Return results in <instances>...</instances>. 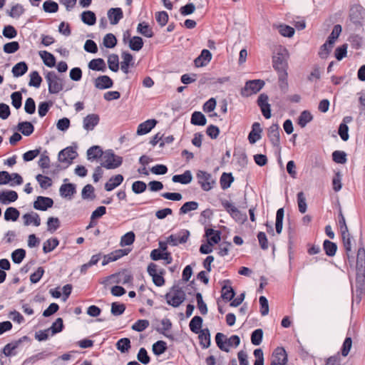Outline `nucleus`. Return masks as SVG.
I'll list each match as a JSON object with an SVG mask.
<instances>
[{
    "mask_svg": "<svg viewBox=\"0 0 365 365\" xmlns=\"http://www.w3.org/2000/svg\"><path fill=\"white\" fill-rule=\"evenodd\" d=\"M109 279H113V282L116 284H127L132 283L133 279L131 272L128 269H123L118 272L114 273L108 277Z\"/></svg>",
    "mask_w": 365,
    "mask_h": 365,
    "instance_id": "obj_8",
    "label": "nucleus"
},
{
    "mask_svg": "<svg viewBox=\"0 0 365 365\" xmlns=\"http://www.w3.org/2000/svg\"><path fill=\"white\" fill-rule=\"evenodd\" d=\"M199 207V204L195 201H189L184 203L179 210L180 215H185L190 211L196 210Z\"/></svg>",
    "mask_w": 365,
    "mask_h": 365,
    "instance_id": "obj_45",
    "label": "nucleus"
},
{
    "mask_svg": "<svg viewBox=\"0 0 365 365\" xmlns=\"http://www.w3.org/2000/svg\"><path fill=\"white\" fill-rule=\"evenodd\" d=\"M203 319L200 316H195L190 322L189 327L190 330L195 333L198 334L202 330Z\"/></svg>",
    "mask_w": 365,
    "mask_h": 365,
    "instance_id": "obj_31",
    "label": "nucleus"
},
{
    "mask_svg": "<svg viewBox=\"0 0 365 365\" xmlns=\"http://www.w3.org/2000/svg\"><path fill=\"white\" fill-rule=\"evenodd\" d=\"M323 249L327 255L329 257H333L336 255L337 245L336 243L331 242L329 240H325L323 243Z\"/></svg>",
    "mask_w": 365,
    "mask_h": 365,
    "instance_id": "obj_37",
    "label": "nucleus"
},
{
    "mask_svg": "<svg viewBox=\"0 0 365 365\" xmlns=\"http://www.w3.org/2000/svg\"><path fill=\"white\" fill-rule=\"evenodd\" d=\"M207 123V119L201 112L195 111L191 116V123L195 125H205Z\"/></svg>",
    "mask_w": 365,
    "mask_h": 365,
    "instance_id": "obj_42",
    "label": "nucleus"
},
{
    "mask_svg": "<svg viewBox=\"0 0 365 365\" xmlns=\"http://www.w3.org/2000/svg\"><path fill=\"white\" fill-rule=\"evenodd\" d=\"M22 220L24 221V226H29L33 225L36 227H38L41 225V218L38 213L31 212L23 215Z\"/></svg>",
    "mask_w": 365,
    "mask_h": 365,
    "instance_id": "obj_17",
    "label": "nucleus"
},
{
    "mask_svg": "<svg viewBox=\"0 0 365 365\" xmlns=\"http://www.w3.org/2000/svg\"><path fill=\"white\" fill-rule=\"evenodd\" d=\"M27 71V64L24 61H21L14 66L11 71L14 77H19L24 75Z\"/></svg>",
    "mask_w": 365,
    "mask_h": 365,
    "instance_id": "obj_32",
    "label": "nucleus"
},
{
    "mask_svg": "<svg viewBox=\"0 0 365 365\" xmlns=\"http://www.w3.org/2000/svg\"><path fill=\"white\" fill-rule=\"evenodd\" d=\"M43 9L47 13H56L58 10V5L53 1L48 0L43 2Z\"/></svg>",
    "mask_w": 365,
    "mask_h": 365,
    "instance_id": "obj_59",
    "label": "nucleus"
},
{
    "mask_svg": "<svg viewBox=\"0 0 365 365\" xmlns=\"http://www.w3.org/2000/svg\"><path fill=\"white\" fill-rule=\"evenodd\" d=\"M60 194L63 197H69L76 192V186L72 183L63 184L59 189Z\"/></svg>",
    "mask_w": 365,
    "mask_h": 365,
    "instance_id": "obj_28",
    "label": "nucleus"
},
{
    "mask_svg": "<svg viewBox=\"0 0 365 365\" xmlns=\"http://www.w3.org/2000/svg\"><path fill=\"white\" fill-rule=\"evenodd\" d=\"M24 11L22 5L16 4L12 6L10 11H8V14L12 18L18 19L24 13Z\"/></svg>",
    "mask_w": 365,
    "mask_h": 365,
    "instance_id": "obj_58",
    "label": "nucleus"
},
{
    "mask_svg": "<svg viewBox=\"0 0 365 365\" xmlns=\"http://www.w3.org/2000/svg\"><path fill=\"white\" fill-rule=\"evenodd\" d=\"M225 284L222 288V298L227 301H231L235 295V292L230 285V281L229 279L225 281Z\"/></svg>",
    "mask_w": 365,
    "mask_h": 365,
    "instance_id": "obj_23",
    "label": "nucleus"
},
{
    "mask_svg": "<svg viewBox=\"0 0 365 365\" xmlns=\"http://www.w3.org/2000/svg\"><path fill=\"white\" fill-rule=\"evenodd\" d=\"M137 31L147 38H151L154 35L152 28L146 22L138 24Z\"/></svg>",
    "mask_w": 365,
    "mask_h": 365,
    "instance_id": "obj_34",
    "label": "nucleus"
},
{
    "mask_svg": "<svg viewBox=\"0 0 365 365\" xmlns=\"http://www.w3.org/2000/svg\"><path fill=\"white\" fill-rule=\"evenodd\" d=\"M289 52L286 48H280L272 58L273 67L277 73H287Z\"/></svg>",
    "mask_w": 365,
    "mask_h": 365,
    "instance_id": "obj_1",
    "label": "nucleus"
},
{
    "mask_svg": "<svg viewBox=\"0 0 365 365\" xmlns=\"http://www.w3.org/2000/svg\"><path fill=\"white\" fill-rule=\"evenodd\" d=\"M362 9L359 6H356L351 8L350 11V20L354 24H359L360 23L361 19H362Z\"/></svg>",
    "mask_w": 365,
    "mask_h": 365,
    "instance_id": "obj_44",
    "label": "nucleus"
},
{
    "mask_svg": "<svg viewBox=\"0 0 365 365\" xmlns=\"http://www.w3.org/2000/svg\"><path fill=\"white\" fill-rule=\"evenodd\" d=\"M20 215L19 211L13 207H8L4 212V220L6 221H16Z\"/></svg>",
    "mask_w": 365,
    "mask_h": 365,
    "instance_id": "obj_39",
    "label": "nucleus"
},
{
    "mask_svg": "<svg viewBox=\"0 0 365 365\" xmlns=\"http://www.w3.org/2000/svg\"><path fill=\"white\" fill-rule=\"evenodd\" d=\"M365 292V274L356 275V293L361 295Z\"/></svg>",
    "mask_w": 365,
    "mask_h": 365,
    "instance_id": "obj_35",
    "label": "nucleus"
},
{
    "mask_svg": "<svg viewBox=\"0 0 365 365\" xmlns=\"http://www.w3.org/2000/svg\"><path fill=\"white\" fill-rule=\"evenodd\" d=\"M29 340V338L27 336H24L16 341L7 344L6 345L4 346L3 349V354L6 356L15 355V353H14L13 351L17 349L22 342Z\"/></svg>",
    "mask_w": 365,
    "mask_h": 365,
    "instance_id": "obj_14",
    "label": "nucleus"
},
{
    "mask_svg": "<svg viewBox=\"0 0 365 365\" xmlns=\"http://www.w3.org/2000/svg\"><path fill=\"white\" fill-rule=\"evenodd\" d=\"M59 245V240L56 237L46 240L43 245V252L46 254L52 252Z\"/></svg>",
    "mask_w": 365,
    "mask_h": 365,
    "instance_id": "obj_40",
    "label": "nucleus"
},
{
    "mask_svg": "<svg viewBox=\"0 0 365 365\" xmlns=\"http://www.w3.org/2000/svg\"><path fill=\"white\" fill-rule=\"evenodd\" d=\"M185 293L182 288L173 287L171 291L165 295L167 303L173 307H179L185 300Z\"/></svg>",
    "mask_w": 365,
    "mask_h": 365,
    "instance_id": "obj_3",
    "label": "nucleus"
},
{
    "mask_svg": "<svg viewBox=\"0 0 365 365\" xmlns=\"http://www.w3.org/2000/svg\"><path fill=\"white\" fill-rule=\"evenodd\" d=\"M89 69L97 71L105 72L106 70V65L103 58H98L92 59L88 65Z\"/></svg>",
    "mask_w": 365,
    "mask_h": 365,
    "instance_id": "obj_26",
    "label": "nucleus"
},
{
    "mask_svg": "<svg viewBox=\"0 0 365 365\" xmlns=\"http://www.w3.org/2000/svg\"><path fill=\"white\" fill-rule=\"evenodd\" d=\"M135 234L132 231L125 233L121 237L120 242V246L123 247L132 245L135 241Z\"/></svg>",
    "mask_w": 365,
    "mask_h": 365,
    "instance_id": "obj_57",
    "label": "nucleus"
},
{
    "mask_svg": "<svg viewBox=\"0 0 365 365\" xmlns=\"http://www.w3.org/2000/svg\"><path fill=\"white\" fill-rule=\"evenodd\" d=\"M36 179L42 189L46 190L52 185V180L49 177L38 174Z\"/></svg>",
    "mask_w": 365,
    "mask_h": 365,
    "instance_id": "obj_55",
    "label": "nucleus"
},
{
    "mask_svg": "<svg viewBox=\"0 0 365 365\" xmlns=\"http://www.w3.org/2000/svg\"><path fill=\"white\" fill-rule=\"evenodd\" d=\"M123 176L120 174L112 176L105 184V190L106 191L113 190L123 182Z\"/></svg>",
    "mask_w": 365,
    "mask_h": 365,
    "instance_id": "obj_25",
    "label": "nucleus"
},
{
    "mask_svg": "<svg viewBox=\"0 0 365 365\" xmlns=\"http://www.w3.org/2000/svg\"><path fill=\"white\" fill-rule=\"evenodd\" d=\"M122 58L120 69L123 73H128L129 72L128 67L133 59V56L128 52H123Z\"/></svg>",
    "mask_w": 365,
    "mask_h": 365,
    "instance_id": "obj_43",
    "label": "nucleus"
},
{
    "mask_svg": "<svg viewBox=\"0 0 365 365\" xmlns=\"http://www.w3.org/2000/svg\"><path fill=\"white\" fill-rule=\"evenodd\" d=\"M76 151L72 147H67L59 152L58 160L68 165L72 163L73 160L76 158Z\"/></svg>",
    "mask_w": 365,
    "mask_h": 365,
    "instance_id": "obj_11",
    "label": "nucleus"
},
{
    "mask_svg": "<svg viewBox=\"0 0 365 365\" xmlns=\"http://www.w3.org/2000/svg\"><path fill=\"white\" fill-rule=\"evenodd\" d=\"M123 163V158L115 155L112 150H107L103 155L101 166L108 169H115L120 167Z\"/></svg>",
    "mask_w": 365,
    "mask_h": 365,
    "instance_id": "obj_4",
    "label": "nucleus"
},
{
    "mask_svg": "<svg viewBox=\"0 0 365 365\" xmlns=\"http://www.w3.org/2000/svg\"><path fill=\"white\" fill-rule=\"evenodd\" d=\"M264 86V81L260 79L250 80L245 83L244 88L241 89L240 94L244 97H248L258 93Z\"/></svg>",
    "mask_w": 365,
    "mask_h": 365,
    "instance_id": "obj_6",
    "label": "nucleus"
},
{
    "mask_svg": "<svg viewBox=\"0 0 365 365\" xmlns=\"http://www.w3.org/2000/svg\"><path fill=\"white\" fill-rule=\"evenodd\" d=\"M234 181V177L231 173H223L220 177V183L222 190H227L230 186L232 182Z\"/></svg>",
    "mask_w": 365,
    "mask_h": 365,
    "instance_id": "obj_36",
    "label": "nucleus"
},
{
    "mask_svg": "<svg viewBox=\"0 0 365 365\" xmlns=\"http://www.w3.org/2000/svg\"><path fill=\"white\" fill-rule=\"evenodd\" d=\"M53 205V200L48 197L38 196L34 202V207L36 210L45 211L51 207Z\"/></svg>",
    "mask_w": 365,
    "mask_h": 365,
    "instance_id": "obj_12",
    "label": "nucleus"
},
{
    "mask_svg": "<svg viewBox=\"0 0 365 365\" xmlns=\"http://www.w3.org/2000/svg\"><path fill=\"white\" fill-rule=\"evenodd\" d=\"M168 349L165 341L160 340L153 344L152 350L155 355L160 356L165 353Z\"/></svg>",
    "mask_w": 365,
    "mask_h": 365,
    "instance_id": "obj_47",
    "label": "nucleus"
},
{
    "mask_svg": "<svg viewBox=\"0 0 365 365\" xmlns=\"http://www.w3.org/2000/svg\"><path fill=\"white\" fill-rule=\"evenodd\" d=\"M41 82L42 78L36 71H34L30 73V81L29 83L30 86L38 88L40 87Z\"/></svg>",
    "mask_w": 365,
    "mask_h": 365,
    "instance_id": "obj_60",
    "label": "nucleus"
},
{
    "mask_svg": "<svg viewBox=\"0 0 365 365\" xmlns=\"http://www.w3.org/2000/svg\"><path fill=\"white\" fill-rule=\"evenodd\" d=\"M192 180V175L190 170H185L181 175H175L173 176L172 180L174 182H180L183 185L190 183Z\"/></svg>",
    "mask_w": 365,
    "mask_h": 365,
    "instance_id": "obj_27",
    "label": "nucleus"
},
{
    "mask_svg": "<svg viewBox=\"0 0 365 365\" xmlns=\"http://www.w3.org/2000/svg\"><path fill=\"white\" fill-rule=\"evenodd\" d=\"M155 119H149L140 123L137 130V134L142 135L148 133L157 124Z\"/></svg>",
    "mask_w": 365,
    "mask_h": 365,
    "instance_id": "obj_21",
    "label": "nucleus"
},
{
    "mask_svg": "<svg viewBox=\"0 0 365 365\" xmlns=\"http://www.w3.org/2000/svg\"><path fill=\"white\" fill-rule=\"evenodd\" d=\"M222 205L225 210L237 223L244 224L247 221V214L239 210L232 202L228 200H224L222 202Z\"/></svg>",
    "mask_w": 365,
    "mask_h": 365,
    "instance_id": "obj_5",
    "label": "nucleus"
},
{
    "mask_svg": "<svg viewBox=\"0 0 365 365\" xmlns=\"http://www.w3.org/2000/svg\"><path fill=\"white\" fill-rule=\"evenodd\" d=\"M26 256V251L19 248L14 250L11 254V259L15 264H20Z\"/></svg>",
    "mask_w": 365,
    "mask_h": 365,
    "instance_id": "obj_56",
    "label": "nucleus"
},
{
    "mask_svg": "<svg viewBox=\"0 0 365 365\" xmlns=\"http://www.w3.org/2000/svg\"><path fill=\"white\" fill-rule=\"evenodd\" d=\"M82 21L88 26H93L96 22V16L91 11H85L81 14Z\"/></svg>",
    "mask_w": 365,
    "mask_h": 365,
    "instance_id": "obj_41",
    "label": "nucleus"
},
{
    "mask_svg": "<svg viewBox=\"0 0 365 365\" xmlns=\"http://www.w3.org/2000/svg\"><path fill=\"white\" fill-rule=\"evenodd\" d=\"M312 115L308 110H304L301 113L298 118V124L302 127L304 128L308 123L312 120Z\"/></svg>",
    "mask_w": 365,
    "mask_h": 365,
    "instance_id": "obj_52",
    "label": "nucleus"
},
{
    "mask_svg": "<svg viewBox=\"0 0 365 365\" xmlns=\"http://www.w3.org/2000/svg\"><path fill=\"white\" fill-rule=\"evenodd\" d=\"M60 227V220L58 217H51L47 221V230L53 233Z\"/></svg>",
    "mask_w": 365,
    "mask_h": 365,
    "instance_id": "obj_61",
    "label": "nucleus"
},
{
    "mask_svg": "<svg viewBox=\"0 0 365 365\" xmlns=\"http://www.w3.org/2000/svg\"><path fill=\"white\" fill-rule=\"evenodd\" d=\"M101 148L98 145H93L87 150V156L89 160H92L103 155Z\"/></svg>",
    "mask_w": 365,
    "mask_h": 365,
    "instance_id": "obj_38",
    "label": "nucleus"
},
{
    "mask_svg": "<svg viewBox=\"0 0 365 365\" xmlns=\"http://www.w3.org/2000/svg\"><path fill=\"white\" fill-rule=\"evenodd\" d=\"M200 344L202 349H207L210 346V332L208 328L202 329L199 333Z\"/></svg>",
    "mask_w": 365,
    "mask_h": 365,
    "instance_id": "obj_24",
    "label": "nucleus"
},
{
    "mask_svg": "<svg viewBox=\"0 0 365 365\" xmlns=\"http://www.w3.org/2000/svg\"><path fill=\"white\" fill-rule=\"evenodd\" d=\"M45 78L48 83L49 93L56 94L63 89V79L59 77L55 71H48Z\"/></svg>",
    "mask_w": 365,
    "mask_h": 365,
    "instance_id": "obj_2",
    "label": "nucleus"
},
{
    "mask_svg": "<svg viewBox=\"0 0 365 365\" xmlns=\"http://www.w3.org/2000/svg\"><path fill=\"white\" fill-rule=\"evenodd\" d=\"M211 59L212 53L210 51L207 49H203L201 51L200 55L195 59L194 63L195 66L197 68L203 67L207 66Z\"/></svg>",
    "mask_w": 365,
    "mask_h": 365,
    "instance_id": "obj_18",
    "label": "nucleus"
},
{
    "mask_svg": "<svg viewBox=\"0 0 365 365\" xmlns=\"http://www.w3.org/2000/svg\"><path fill=\"white\" fill-rule=\"evenodd\" d=\"M99 121L100 117L98 114H88L83 120V127L87 131L93 130Z\"/></svg>",
    "mask_w": 365,
    "mask_h": 365,
    "instance_id": "obj_13",
    "label": "nucleus"
},
{
    "mask_svg": "<svg viewBox=\"0 0 365 365\" xmlns=\"http://www.w3.org/2000/svg\"><path fill=\"white\" fill-rule=\"evenodd\" d=\"M268 138L274 147L278 148L279 150L281 149L279 127L278 124L273 123L268 128Z\"/></svg>",
    "mask_w": 365,
    "mask_h": 365,
    "instance_id": "obj_10",
    "label": "nucleus"
},
{
    "mask_svg": "<svg viewBox=\"0 0 365 365\" xmlns=\"http://www.w3.org/2000/svg\"><path fill=\"white\" fill-rule=\"evenodd\" d=\"M94 86L99 90L112 88L113 80L108 76H100L94 79Z\"/></svg>",
    "mask_w": 365,
    "mask_h": 365,
    "instance_id": "obj_16",
    "label": "nucleus"
},
{
    "mask_svg": "<svg viewBox=\"0 0 365 365\" xmlns=\"http://www.w3.org/2000/svg\"><path fill=\"white\" fill-rule=\"evenodd\" d=\"M18 199V194L14 190L0 191V203L8 205L10 202H15Z\"/></svg>",
    "mask_w": 365,
    "mask_h": 365,
    "instance_id": "obj_20",
    "label": "nucleus"
},
{
    "mask_svg": "<svg viewBox=\"0 0 365 365\" xmlns=\"http://www.w3.org/2000/svg\"><path fill=\"white\" fill-rule=\"evenodd\" d=\"M220 232L208 228L205 230V236L208 237L207 242L213 244H217L220 241Z\"/></svg>",
    "mask_w": 365,
    "mask_h": 365,
    "instance_id": "obj_33",
    "label": "nucleus"
},
{
    "mask_svg": "<svg viewBox=\"0 0 365 365\" xmlns=\"http://www.w3.org/2000/svg\"><path fill=\"white\" fill-rule=\"evenodd\" d=\"M39 56H41V58H42V60L43 61V63L46 66L50 67V68L55 66L56 58H55V56L52 53H51L46 51H39Z\"/></svg>",
    "mask_w": 365,
    "mask_h": 365,
    "instance_id": "obj_29",
    "label": "nucleus"
},
{
    "mask_svg": "<svg viewBox=\"0 0 365 365\" xmlns=\"http://www.w3.org/2000/svg\"><path fill=\"white\" fill-rule=\"evenodd\" d=\"M17 128L18 130L25 136H29L34 130L33 124L28 121L19 123Z\"/></svg>",
    "mask_w": 365,
    "mask_h": 365,
    "instance_id": "obj_30",
    "label": "nucleus"
},
{
    "mask_svg": "<svg viewBox=\"0 0 365 365\" xmlns=\"http://www.w3.org/2000/svg\"><path fill=\"white\" fill-rule=\"evenodd\" d=\"M123 16V11L120 8H111L108 11V17L112 25L117 24Z\"/></svg>",
    "mask_w": 365,
    "mask_h": 365,
    "instance_id": "obj_22",
    "label": "nucleus"
},
{
    "mask_svg": "<svg viewBox=\"0 0 365 365\" xmlns=\"http://www.w3.org/2000/svg\"><path fill=\"white\" fill-rule=\"evenodd\" d=\"M263 338V331L262 329H255L251 334L252 344L258 346L262 343Z\"/></svg>",
    "mask_w": 365,
    "mask_h": 365,
    "instance_id": "obj_63",
    "label": "nucleus"
},
{
    "mask_svg": "<svg viewBox=\"0 0 365 365\" xmlns=\"http://www.w3.org/2000/svg\"><path fill=\"white\" fill-rule=\"evenodd\" d=\"M157 264L155 263H150L148 266L147 271L148 274L152 277L153 283L157 287H161L165 284V279L163 274V271L160 272V274H158Z\"/></svg>",
    "mask_w": 365,
    "mask_h": 365,
    "instance_id": "obj_9",
    "label": "nucleus"
},
{
    "mask_svg": "<svg viewBox=\"0 0 365 365\" xmlns=\"http://www.w3.org/2000/svg\"><path fill=\"white\" fill-rule=\"evenodd\" d=\"M284 210V208H279L276 213L275 229L277 234H280L283 227Z\"/></svg>",
    "mask_w": 365,
    "mask_h": 365,
    "instance_id": "obj_48",
    "label": "nucleus"
},
{
    "mask_svg": "<svg viewBox=\"0 0 365 365\" xmlns=\"http://www.w3.org/2000/svg\"><path fill=\"white\" fill-rule=\"evenodd\" d=\"M196 177L197 178L198 183L204 191L210 190L215 184V181L212 179L211 174L207 172L198 170L196 174Z\"/></svg>",
    "mask_w": 365,
    "mask_h": 365,
    "instance_id": "obj_7",
    "label": "nucleus"
},
{
    "mask_svg": "<svg viewBox=\"0 0 365 365\" xmlns=\"http://www.w3.org/2000/svg\"><path fill=\"white\" fill-rule=\"evenodd\" d=\"M150 325L149 321L147 319H138L132 325L131 329L134 331L141 332L147 329Z\"/></svg>",
    "mask_w": 365,
    "mask_h": 365,
    "instance_id": "obj_62",
    "label": "nucleus"
},
{
    "mask_svg": "<svg viewBox=\"0 0 365 365\" xmlns=\"http://www.w3.org/2000/svg\"><path fill=\"white\" fill-rule=\"evenodd\" d=\"M356 274H365V249L364 247L359 248L356 256Z\"/></svg>",
    "mask_w": 365,
    "mask_h": 365,
    "instance_id": "obj_15",
    "label": "nucleus"
},
{
    "mask_svg": "<svg viewBox=\"0 0 365 365\" xmlns=\"http://www.w3.org/2000/svg\"><path fill=\"white\" fill-rule=\"evenodd\" d=\"M108 68L113 72H117L119 69V58L117 54H110L108 57Z\"/></svg>",
    "mask_w": 365,
    "mask_h": 365,
    "instance_id": "obj_51",
    "label": "nucleus"
},
{
    "mask_svg": "<svg viewBox=\"0 0 365 365\" xmlns=\"http://www.w3.org/2000/svg\"><path fill=\"white\" fill-rule=\"evenodd\" d=\"M94 191L95 189L91 185L88 184L85 185L81 192L82 198L83 200H94L96 198Z\"/></svg>",
    "mask_w": 365,
    "mask_h": 365,
    "instance_id": "obj_49",
    "label": "nucleus"
},
{
    "mask_svg": "<svg viewBox=\"0 0 365 365\" xmlns=\"http://www.w3.org/2000/svg\"><path fill=\"white\" fill-rule=\"evenodd\" d=\"M130 347V340L128 338H122L116 343V348L121 353L128 352Z\"/></svg>",
    "mask_w": 365,
    "mask_h": 365,
    "instance_id": "obj_50",
    "label": "nucleus"
},
{
    "mask_svg": "<svg viewBox=\"0 0 365 365\" xmlns=\"http://www.w3.org/2000/svg\"><path fill=\"white\" fill-rule=\"evenodd\" d=\"M342 28L340 24L334 25L331 33L328 36L327 41L329 44H334L335 41L339 38L340 34L341 33Z\"/></svg>",
    "mask_w": 365,
    "mask_h": 365,
    "instance_id": "obj_53",
    "label": "nucleus"
},
{
    "mask_svg": "<svg viewBox=\"0 0 365 365\" xmlns=\"http://www.w3.org/2000/svg\"><path fill=\"white\" fill-rule=\"evenodd\" d=\"M129 48L134 51H139L143 46V38L140 36H133L130 38Z\"/></svg>",
    "mask_w": 365,
    "mask_h": 365,
    "instance_id": "obj_46",
    "label": "nucleus"
},
{
    "mask_svg": "<svg viewBox=\"0 0 365 365\" xmlns=\"http://www.w3.org/2000/svg\"><path fill=\"white\" fill-rule=\"evenodd\" d=\"M225 339H227L226 336L222 333L218 332L215 335V341L217 346L220 350L228 352L230 351L229 348L225 345Z\"/></svg>",
    "mask_w": 365,
    "mask_h": 365,
    "instance_id": "obj_54",
    "label": "nucleus"
},
{
    "mask_svg": "<svg viewBox=\"0 0 365 365\" xmlns=\"http://www.w3.org/2000/svg\"><path fill=\"white\" fill-rule=\"evenodd\" d=\"M117 39L113 34H107L103 38V45L108 48H112L115 46Z\"/></svg>",
    "mask_w": 365,
    "mask_h": 365,
    "instance_id": "obj_64",
    "label": "nucleus"
},
{
    "mask_svg": "<svg viewBox=\"0 0 365 365\" xmlns=\"http://www.w3.org/2000/svg\"><path fill=\"white\" fill-rule=\"evenodd\" d=\"M262 129L261 128L260 124L255 122L252 125V130L248 135V140L250 144H255L257 141L261 139V133Z\"/></svg>",
    "mask_w": 365,
    "mask_h": 365,
    "instance_id": "obj_19",
    "label": "nucleus"
}]
</instances>
